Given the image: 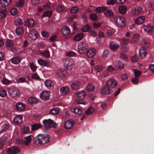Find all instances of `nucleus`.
Returning <instances> with one entry per match:
<instances>
[{
	"instance_id": "473e14b6",
	"label": "nucleus",
	"mask_w": 154,
	"mask_h": 154,
	"mask_svg": "<svg viewBox=\"0 0 154 154\" xmlns=\"http://www.w3.org/2000/svg\"><path fill=\"white\" fill-rule=\"evenodd\" d=\"M7 10L4 8H0V19L5 17L7 14Z\"/></svg>"
},
{
	"instance_id": "b1692460",
	"label": "nucleus",
	"mask_w": 154,
	"mask_h": 154,
	"mask_svg": "<svg viewBox=\"0 0 154 154\" xmlns=\"http://www.w3.org/2000/svg\"><path fill=\"white\" fill-rule=\"evenodd\" d=\"M145 20V17L143 16H140L136 17L134 20V22L137 24H140L143 23Z\"/></svg>"
},
{
	"instance_id": "de8ad7c7",
	"label": "nucleus",
	"mask_w": 154,
	"mask_h": 154,
	"mask_svg": "<svg viewBox=\"0 0 154 154\" xmlns=\"http://www.w3.org/2000/svg\"><path fill=\"white\" fill-rule=\"evenodd\" d=\"M5 45L8 47H11L14 45V44L12 40L8 39L6 41Z\"/></svg>"
},
{
	"instance_id": "a211bd4d",
	"label": "nucleus",
	"mask_w": 154,
	"mask_h": 154,
	"mask_svg": "<svg viewBox=\"0 0 154 154\" xmlns=\"http://www.w3.org/2000/svg\"><path fill=\"white\" fill-rule=\"evenodd\" d=\"M56 75L58 77L62 78L67 76L68 74L67 72L65 70L59 69L57 71Z\"/></svg>"
},
{
	"instance_id": "f704fd0d",
	"label": "nucleus",
	"mask_w": 154,
	"mask_h": 154,
	"mask_svg": "<svg viewBox=\"0 0 154 154\" xmlns=\"http://www.w3.org/2000/svg\"><path fill=\"white\" fill-rule=\"evenodd\" d=\"M84 36L83 33H81L76 34L74 37V40L78 41L82 39Z\"/></svg>"
},
{
	"instance_id": "a19ab883",
	"label": "nucleus",
	"mask_w": 154,
	"mask_h": 154,
	"mask_svg": "<svg viewBox=\"0 0 154 154\" xmlns=\"http://www.w3.org/2000/svg\"><path fill=\"white\" fill-rule=\"evenodd\" d=\"M14 23L16 26L21 25L23 24V20L21 19L18 17L15 19Z\"/></svg>"
},
{
	"instance_id": "13d9d810",
	"label": "nucleus",
	"mask_w": 154,
	"mask_h": 154,
	"mask_svg": "<svg viewBox=\"0 0 154 154\" xmlns=\"http://www.w3.org/2000/svg\"><path fill=\"white\" fill-rule=\"evenodd\" d=\"M29 66L32 72H34L35 71L37 67L33 63H30L29 64Z\"/></svg>"
},
{
	"instance_id": "4be33fe9",
	"label": "nucleus",
	"mask_w": 154,
	"mask_h": 154,
	"mask_svg": "<svg viewBox=\"0 0 154 154\" xmlns=\"http://www.w3.org/2000/svg\"><path fill=\"white\" fill-rule=\"evenodd\" d=\"M16 109L18 111L22 112L26 108L24 104L22 103H18L16 105Z\"/></svg>"
},
{
	"instance_id": "1a4fd4ad",
	"label": "nucleus",
	"mask_w": 154,
	"mask_h": 154,
	"mask_svg": "<svg viewBox=\"0 0 154 154\" xmlns=\"http://www.w3.org/2000/svg\"><path fill=\"white\" fill-rule=\"evenodd\" d=\"M50 92L47 91H43L40 94V97L43 100H48L50 98Z\"/></svg>"
},
{
	"instance_id": "c9c22d12",
	"label": "nucleus",
	"mask_w": 154,
	"mask_h": 154,
	"mask_svg": "<svg viewBox=\"0 0 154 154\" xmlns=\"http://www.w3.org/2000/svg\"><path fill=\"white\" fill-rule=\"evenodd\" d=\"M140 36L139 34L137 33H134L132 37V39L133 42H137L139 41Z\"/></svg>"
},
{
	"instance_id": "f8f14e48",
	"label": "nucleus",
	"mask_w": 154,
	"mask_h": 154,
	"mask_svg": "<svg viewBox=\"0 0 154 154\" xmlns=\"http://www.w3.org/2000/svg\"><path fill=\"white\" fill-rule=\"evenodd\" d=\"M81 82L77 80H75L72 82L71 85V89L73 90H77L80 88L81 85Z\"/></svg>"
},
{
	"instance_id": "5701e85b",
	"label": "nucleus",
	"mask_w": 154,
	"mask_h": 154,
	"mask_svg": "<svg viewBox=\"0 0 154 154\" xmlns=\"http://www.w3.org/2000/svg\"><path fill=\"white\" fill-rule=\"evenodd\" d=\"M35 25L34 20L32 19H27L25 22V25L29 28L33 27Z\"/></svg>"
},
{
	"instance_id": "9d476101",
	"label": "nucleus",
	"mask_w": 154,
	"mask_h": 154,
	"mask_svg": "<svg viewBox=\"0 0 154 154\" xmlns=\"http://www.w3.org/2000/svg\"><path fill=\"white\" fill-rule=\"evenodd\" d=\"M23 118V116L21 115H17L13 119V123L16 125L21 124L22 123Z\"/></svg>"
},
{
	"instance_id": "4468645a",
	"label": "nucleus",
	"mask_w": 154,
	"mask_h": 154,
	"mask_svg": "<svg viewBox=\"0 0 154 154\" xmlns=\"http://www.w3.org/2000/svg\"><path fill=\"white\" fill-rule=\"evenodd\" d=\"M117 83L113 79H111L107 81L106 83V86L109 88H113L117 86Z\"/></svg>"
},
{
	"instance_id": "69168bd1",
	"label": "nucleus",
	"mask_w": 154,
	"mask_h": 154,
	"mask_svg": "<svg viewBox=\"0 0 154 154\" xmlns=\"http://www.w3.org/2000/svg\"><path fill=\"white\" fill-rule=\"evenodd\" d=\"M52 11H46L44 13L42 17H50L52 14Z\"/></svg>"
},
{
	"instance_id": "5fc2aeb1",
	"label": "nucleus",
	"mask_w": 154,
	"mask_h": 154,
	"mask_svg": "<svg viewBox=\"0 0 154 154\" xmlns=\"http://www.w3.org/2000/svg\"><path fill=\"white\" fill-rule=\"evenodd\" d=\"M89 16L90 19L93 21L97 20L98 18L97 15L94 13L90 14Z\"/></svg>"
},
{
	"instance_id": "f257e3e1",
	"label": "nucleus",
	"mask_w": 154,
	"mask_h": 154,
	"mask_svg": "<svg viewBox=\"0 0 154 154\" xmlns=\"http://www.w3.org/2000/svg\"><path fill=\"white\" fill-rule=\"evenodd\" d=\"M50 140V137L48 134H40L34 138V141L36 145H42L48 142Z\"/></svg>"
},
{
	"instance_id": "603ef678",
	"label": "nucleus",
	"mask_w": 154,
	"mask_h": 154,
	"mask_svg": "<svg viewBox=\"0 0 154 154\" xmlns=\"http://www.w3.org/2000/svg\"><path fill=\"white\" fill-rule=\"evenodd\" d=\"M106 9V8L105 7H98L96 8L95 11L97 13H101Z\"/></svg>"
},
{
	"instance_id": "052dcab7",
	"label": "nucleus",
	"mask_w": 154,
	"mask_h": 154,
	"mask_svg": "<svg viewBox=\"0 0 154 154\" xmlns=\"http://www.w3.org/2000/svg\"><path fill=\"white\" fill-rule=\"evenodd\" d=\"M79 9L77 6H74L70 10V12L72 14H75L77 13L79 10Z\"/></svg>"
},
{
	"instance_id": "7c9ffc66",
	"label": "nucleus",
	"mask_w": 154,
	"mask_h": 154,
	"mask_svg": "<svg viewBox=\"0 0 154 154\" xmlns=\"http://www.w3.org/2000/svg\"><path fill=\"white\" fill-rule=\"evenodd\" d=\"M69 91V88L67 87H63L60 89V94L63 95L66 94Z\"/></svg>"
},
{
	"instance_id": "393cba45",
	"label": "nucleus",
	"mask_w": 154,
	"mask_h": 154,
	"mask_svg": "<svg viewBox=\"0 0 154 154\" xmlns=\"http://www.w3.org/2000/svg\"><path fill=\"white\" fill-rule=\"evenodd\" d=\"M73 121L71 120L66 121L64 123L65 128L67 129H71L73 126Z\"/></svg>"
},
{
	"instance_id": "4d7b16f0",
	"label": "nucleus",
	"mask_w": 154,
	"mask_h": 154,
	"mask_svg": "<svg viewBox=\"0 0 154 154\" xmlns=\"http://www.w3.org/2000/svg\"><path fill=\"white\" fill-rule=\"evenodd\" d=\"M94 112V109L92 107H90L86 112V115L89 116L93 113Z\"/></svg>"
},
{
	"instance_id": "c756f323",
	"label": "nucleus",
	"mask_w": 154,
	"mask_h": 154,
	"mask_svg": "<svg viewBox=\"0 0 154 154\" xmlns=\"http://www.w3.org/2000/svg\"><path fill=\"white\" fill-rule=\"evenodd\" d=\"M116 67L119 69H121L124 68L125 64L119 60H117L115 62Z\"/></svg>"
},
{
	"instance_id": "c85d7f7f",
	"label": "nucleus",
	"mask_w": 154,
	"mask_h": 154,
	"mask_svg": "<svg viewBox=\"0 0 154 154\" xmlns=\"http://www.w3.org/2000/svg\"><path fill=\"white\" fill-rule=\"evenodd\" d=\"M70 110L72 112L78 115L81 114L82 112L81 109L76 107H72L71 108Z\"/></svg>"
},
{
	"instance_id": "7ed1b4c3",
	"label": "nucleus",
	"mask_w": 154,
	"mask_h": 154,
	"mask_svg": "<svg viewBox=\"0 0 154 154\" xmlns=\"http://www.w3.org/2000/svg\"><path fill=\"white\" fill-rule=\"evenodd\" d=\"M113 19L116 23L120 27H124L126 24V20L122 16H116L114 17Z\"/></svg>"
},
{
	"instance_id": "dca6fc26",
	"label": "nucleus",
	"mask_w": 154,
	"mask_h": 154,
	"mask_svg": "<svg viewBox=\"0 0 154 154\" xmlns=\"http://www.w3.org/2000/svg\"><path fill=\"white\" fill-rule=\"evenodd\" d=\"M144 31L146 33H151L154 30V27L152 25H144L143 26Z\"/></svg>"
},
{
	"instance_id": "49530a36",
	"label": "nucleus",
	"mask_w": 154,
	"mask_h": 154,
	"mask_svg": "<svg viewBox=\"0 0 154 154\" xmlns=\"http://www.w3.org/2000/svg\"><path fill=\"white\" fill-rule=\"evenodd\" d=\"M7 95V92L4 88L0 89V96L2 97H5Z\"/></svg>"
},
{
	"instance_id": "338daca9",
	"label": "nucleus",
	"mask_w": 154,
	"mask_h": 154,
	"mask_svg": "<svg viewBox=\"0 0 154 154\" xmlns=\"http://www.w3.org/2000/svg\"><path fill=\"white\" fill-rule=\"evenodd\" d=\"M28 102L31 103H36L37 101L33 97H30L28 99Z\"/></svg>"
},
{
	"instance_id": "f3484780",
	"label": "nucleus",
	"mask_w": 154,
	"mask_h": 154,
	"mask_svg": "<svg viewBox=\"0 0 154 154\" xmlns=\"http://www.w3.org/2000/svg\"><path fill=\"white\" fill-rule=\"evenodd\" d=\"M109 48L112 51L116 50L119 47L118 43L113 41H111L109 42Z\"/></svg>"
},
{
	"instance_id": "2eb2a0df",
	"label": "nucleus",
	"mask_w": 154,
	"mask_h": 154,
	"mask_svg": "<svg viewBox=\"0 0 154 154\" xmlns=\"http://www.w3.org/2000/svg\"><path fill=\"white\" fill-rule=\"evenodd\" d=\"M38 35L37 31L35 29H32L29 31V36L31 39L35 40L37 39Z\"/></svg>"
},
{
	"instance_id": "cd10ccee",
	"label": "nucleus",
	"mask_w": 154,
	"mask_h": 154,
	"mask_svg": "<svg viewBox=\"0 0 154 154\" xmlns=\"http://www.w3.org/2000/svg\"><path fill=\"white\" fill-rule=\"evenodd\" d=\"M61 32L63 35H66L70 33V29L69 27L64 26L62 29Z\"/></svg>"
},
{
	"instance_id": "864d4df0",
	"label": "nucleus",
	"mask_w": 154,
	"mask_h": 154,
	"mask_svg": "<svg viewBox=\"0 0 154 154\" xmlns=\"http://www.w3.org/2000/svg\"><path fill=\"white\" fill-rule=\"evenodd\" d=\"M41 54L47 58H49L50 57V52L48 50H46L40 53Z\"/></svg>"
},
{
	"instance_id": "9b49d317",
	"label": "nucleus",
	"mask_w": 154,
	"mask_h": 154,
	"mask_svg": "<svg viewBox=\"0 0 154 154\" xmlns=\"http://www.w3.org/2000/svg\"><path fill=\"white\" fill-rule=\"evenodd\" d=\"M20 148L16 146L10 147L7 149V152L10 154H16L20 152Z\"/></svg>"
},
{
	"instance_id": "774afa93",
	"label": "nucleus",
	"mask_w": 154,
	"mask_h": 154,
	"mask_svg": "<svg viewBox=\"0 0 154 154\" xmlns=\"http://www.w3.org/2000/svg\"><path fill=\"white\" fill-rule=\"evenodd\" d=\"M120 58L121 59L124 60H126L128 59V57L127 55L123 53H121L120 54Z\"/></svg>"
},
{
	"instance_id": "bb28decb",
	"label": "nucleus",
	"mask_w": 154,
	"mask_h": 154,
	"mask_svg": "<svg viewBox=\"0 0 154 154\" xmlns=\"http://www.w3.org/2000/svg\"><path fill=\"white\" fill-rule=\"evenodd\" d=\"M127 11V7L125 5H122L119 7L118 11L120 14L124 15L126 13Z\"/></svg>"
},
{
	"instance_id": "c03bdc74",
	"label": "nucleus",
	"mask_w": 154,
	"mask_h": 154,
	"mask_svg": "<svg viewBox=\"0 0 154 154\" xmlns=\"http://www.w3.org/2000/svg\"><path fill=\"white\" fill-rule=\"evenodd\" d=\"M103 69V66L101 64H98L96 65L94 67V70L97 72H101Z\"/></svg>"
},
{
	"instance_id": "423d86ee",
	"label": "nucleus",
	"mask_w": 154,
	"mask_h": 154,
	"mask_svg": "<svg viewBox=\"0 0 154 154\" xmlns=\"http://www.w3.org/2000/svg\"><path fill=\"white\" fill-rule=\"evenodd\" d=\"M43 124L47 128H55L56 127V124L53 121L50 119H45L43 121Z\"/></svg>"
},
{
	"instance_id": "0eeeda50",
	"label": "nucleus",
	"mask_w": 154,
	"mask_h": 154,
	"mask_svg": "<svg viewBox=\"0 0 154 154\" xmlns=\"http://www.w3.org/2000/svg\"><path fill=\"white\" fill-rule=\"evenodd\" d=\"M143 11V8L139 6H137L132 8L131 13L133 16H137L141 14Z\"/></svg>"
},
{
	"instance_id": "79ce46f5",
	"label": "nucleus",
	"mask_w": 154,
	"mask_h": 154,
	"mask_svg": "<svg viewBox=\"0 0 154 154\" xmlns=\"http://www.w3.org/2000/svg\"><path fill=\"white\" fill-rule=\"evenodd\" d=\"M12 0H2L0 2L1 5L3 7H5L10 5Z\"/></svg>"
},
{
	"instance_id": "ea45409f",
	"label": "nucleus",
	"mask_w": 154,
	"mask_h": 154,
	"mask_svg": "<svg viewBox=\"0 0 154 154\" xmlns=\"http://www.w3.org/2000/svg\"><path fill=\"white\" fill-rule=\"evenodd\" d=\"M31 137L32 135H30L25 137V140L24 141V143L26 145H28L29 143L32 141V138Z\"/></svg>"
},
{
	"instance_id": "aec40b11",
	"label": "nucleus",
	"mask_w": 154,
	"mask_h": 154,
	"mask_svg": "<svg viewBox=\"0 0 154 154\" xmlns=\"http://www.w3.org/2000/svg\"><path fill=\"white\" fill-rule=\"evenodd\" d=\"M101 92L104 94L108 95L112 93L111 89L106 86H103L101 89Z\"/></svg>"
},
{
	"instance_id": "a18cd8bd",
	"label": "nucleus",
	"mask_w": 154,
	"mask_h": 154,
	"mask_svg": "<svg viewBox=\"0 0 154 154\" xmlns=\"http://www.w3.org/2000/svg\"><path fill=\"white\" fill-rule=\"evenodd\" d=\"M92 27L89 25L87 24L82 26L81 30L83 32H87L91 29Z\"/></svg>"
},
{
	"instance_id": "ddd939ff",
	"label": "nucleus",
	"mask_w": 154,
	"mask_h": 154,
	"mask_svg": "<svg viewBox=\"0 0 154 154\" xmlns=\"http://www.w3.org/2000/svg\"><path fill=\"white\" fill-rule=\"evenodd\" d=\"M147 50L143 47H140L139 50V54L140 57L142 59L145 58L148 54Z\"/></svg>"
},
{
	"instance_id": "f03ea898",
	"label": "nucleus",
	"mask_w": 154,
	"mask_h": 154,
	"mask_svg": "<svg viewBox=\"0 0 154 154\" xmlns=\"http://www.w3.org/2000/svg\"><path fill=\"white\" fill-rule=\"evenodd\" d=\"M87 95L86 93L83 91H80L77 92L76 94L78 99L75 100V103L78 104H87V102L85 101L83 99L85 98Z\"/></svg>"
},
{
	"instance_id": "6e6d98bb",
	"label": "nucleus",
	"mask_w": 154,
	"mask_h": 154,
	"mask_svg": "<svg viewBox=\"0 0 154 154\" xmlns=\"http://www.w3.org/2000/svg\"><path fill=\"white\" fill-rule=\"evenodd\" d=\"M8 128V124H4L2 127L1 132L2 133L6 131Z\"/></svg>"
},
{
	"instance_id": "bf43d9fd",
	"label": "nucleus",
	"mask_w": 154,
	"mask_h": 154,
	"mask_svg": "<svg viewBox=\"0 0 154 154\" xmlns=\"http://www.w3.org/2000/svg\"><path fill=\"white\" fill-rule=\"evenodd\" d=\"M25 0H19L18 2H16V5L18 7L22 6L24 4Z\"/></svg>"
},
{
	"instance_id": "37998d69",
	"label": "nucleus",
	"mask_w": 154,
	"mask_h": 154,
	"mask_svg": "<svg viewBox=\"0 0 154 154\" xmlns=\"http://www.w3.org/2000/svg\"><path fill=\"white\" fill-rule=\"evenodd\" d=\"M59 112V110L56 108H53L51 109L49 112L50 114L53 115L58 114Z\"/></svg>"
},
{
	"instance_id": "3c124183",
	"label": "nucleus",
	"mask_w": 154,
	"mask_h": 154,
	"mask_svg": "<svg viewBox=\"0 0 154 154\" xmlns=\"http://www.w3.org/2000/svg\"><path fill=\"white\" fill-rule=\"evenodd\" d=\"M30 128L28 126H25L21 129V132L22 134H25L29 132Z\"/></svg>"
},
{
	"instance_id": "6e6552de",
	"label": "nucleus",
	"mask_w": 154,
	"mask_h": 154,
	"mask_svg": "<svg viewBox=\"0 0 154 154\" xmlns=\"http://www.w3.org/2000/svg\"><path fill=\"white\" fill-rule=\"evenodd\" d=\"M8 93L11 97H15L19 94L20 91L16 88L11 86L8 89Z\"/></svg>"
},
{
	"instance_id": "09e8293b",
	"label": "nucleus",
	"mask_w": 154,
	"mask_h": 154,
	"mask_svg": "<svg viewBox=\"0 0 154 154\" xmlns=\"http://www.w3.org/2000/svg\"><path fill=\"white\" fill-rule=\"evenodd\" d=\"M41 127V125L39 124H35L32 126L31 129L32 131H34L38 129Z\"/></svg>"
},
{
	"instance_id": "8fccbe9b",
	"label": "nucleus",
	"mask_w": 154,
	"mask_h": 154,
	"mask_svg": "<svg viewBox=\"0 0 154 154\" xmlns=\"http://www.w3.org/2000/svg\"><path fill=\"white\" fill-rule=\"evenodd\" d=\"M114 32L115 30L111 28L107 29L106 34L108 36L110 37L113 35Z\"/></svg>"
},
{
	"instance_id": "2f4dec72",
	"label": "nucleus",
	"mask_w": 154,
	"mask_h": 154,
	"mask_svg": "<svg viewBox=\"0 0 154 154\" xmlns=\"http://www.w3.org/2000/svg\"><path fill=\"white\" fill-rule=\"evenodd\" d=\"M129 49L128 45L127 43H122L121 49V51L124 52H127Z\"/></svg>"
},
{
	"instance_id": "e433bc0d",
	"label": "nucleus",
	"mask_w": 154,
	"mask_h": 154,
	"mask_svg": "<svg viewBox=\"0 0 154 154\" xmlns=\"http://www.w3.org/2000/svg\"><path fill=\"white\" fill-rule=\"evenodd\" d=\"M11 60L12 63L17 64L20 63L21 59L20 58L17 57L12 58Z\"/></svg>"
},
{
	"instance_id": "72a5a7b5",
	"label": "nucleus",
	"mask_w": 154,
	"mask_h": 154,
	"mask_svg": "<svg viewBox=\"0 0 154 154\" xmlns=\"http://www.w3.org/2000/svg\"><path fill=\"white\" fill-rule=\"evenodd\" d=\"M113 12L111 10H108L105 11L104 13V15L108 17H111L114 15Z\"/></svg>"
},
{
	"instance_id": "a878e982",
	"label": "nucleus",
	"mask_w": 154,
	"mask_h": 154,
	"mask_svg": "<svg viewBox=\"0 0 154 154\" xmlns=\"http://www.w3.org/2000/svg\"><path fill=\"white\" fill-rule=\"evenodd\" d=\"M45 85L47 88L50 89H52L54 86V83L51 80L46 81L44 82Z\"/></svg>"
},
{
	"instance_id": "680f3d73",
	"label": "nucleus",
	"mask_w": 154,
	"mask_h": 154,
	"mask_svg": "<svg viewBox=\"0 0 154 154\" xmlns=\"http://www.w3.org/2000/svg\"><path fill=\"white\" fill-rule=\"evenodd\" d=\"M114 70V67L111 65L108 66L106 69V71L109 72H112Z\"/></svg>"
},
{
	"instance_id": "e2e57ef3",
	"label": "nucleus",
	"mask_w": 154,
	"mask_h": 154,
	"mask_svg": "<svg viewBox=\"0 0 154 154\" xmlns=\"http://www.w3.org/2000/svg\"><path fill=\"white\" fill-rule=\"evenodd\" d=\"M2 82L3 84L5 85H8L11 83V82L9 80L6 78H3L2 80Z\"/></svg>"
},
{
	"instance_id": "0e129e2a",
	"label": "nucleus",
	"mask_w": 154,
	"mask_h": 154,
	"mask_svg": "<svg viewBox=\"0 0 154 154\" xmlns=\"http://www.w3.org/2000/svg\"><path fill=\"white\" fill-rule=\"evenodd\" d=\"M109 51L107 49H105L101 56V57L103 58L106 57L109 54Z\"/></svg>"
},
{
	"instance_id": "20e7f679",
	"label": "nucleus",
	"mask_w": 154,
	"mask_h": 154,
	"mask_svg": "<svg viewBox=\"0 0 154 154\" xmlns=\"http://www.w3.org/2000/svg\"><path fill=\"white\" fill-rule=\"evenodd\" d=\"M63 66L65 68L68 70H71L74 65V61L72 58H66L63 61Z\"/></svg>"
},
{
	"instance_id": "58836bf2",
	"label": "nucleus",
	"mask_w": 154,
	"mask_h": 154,
	"mask_svg": "<svg viewBox=\"0 0 154 154\" xmlns=\"http://www.w3.org/2000/svg\"><path fill=\"white\" fill-rule=\"evenodd\" d=\"M94 86L91 83H88V84L86 87V89L88 91H93L95 89Z\"/></svg>"
},
{
	"instance_id": "4c0bfd02",
	"label": "nucleus",
	"mask_w": 154,
	"mask_h": 154,
	"mask_svg": "<svg viewBox=\"0 0 154 154\" xmlns=\"http://www.w3.org/2000/svg\"><path fill=\"white\" fill-rule=\"evenodd\" d=\"M23 29L22 27H19L17 28L15 30L16 34L18 36H20L23 33Z\"/></svg>"
},
{
	"instance_id": "6ab92c4d",
	"label": "nucleus",
	"mask_w": 154,
	"mask_h": 154,
	"mask_svg": "<svg viewBox=\"0 0 154 154\" xmlns=\"http://www.w3.org/2000/svg\"><path fill=\"white\" fill-rule=\"evenodd\" d=\"M96 52V50L95 48H91L87 51V55L89 58H92L94 57Z\"/></svg>"
},
{
	"instance_id": "412c9836",
	"label": "nucleus",
	"mask_w": 154,
	"mask_h": 154,
	"mask_svg": "<svg viewBox=\"0 0 154 154\" xmlns=\"http://www.w3.org/2000/svg\"><path fill=\"white\" fill-rule=\"evenodd\" d=\"M37 62L40 66H49L50 65V63L48 61L42 59H38L37 60Z\"/></svg>"
},
{
	"instance_id": "39448f33",
	"label": "nucleus",
	"mask_w": 154,
	"mask_h": 154,
	"mask_svg": "<svg viewBox=\"0 0 154 154\" xmlns=\"http://www.w3.org/2000/svg\"><path fill=\"white\" fill-rule=\"evenodd\" d=\"M78 50L80 54H84L87 51L88 49V46L84 42H80L77 46Z\"/></svg>"
}]
</instances>
